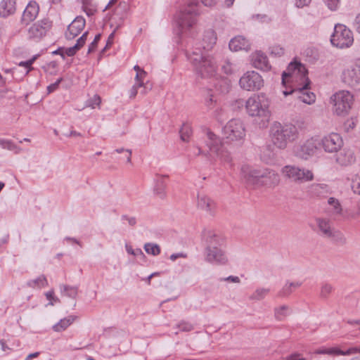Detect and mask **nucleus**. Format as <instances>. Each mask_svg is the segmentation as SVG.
Segmentation results:
<instances>
[{
    "label": "nucleus",
    "instance_id": "obj_44",
    "mask_svg": "<svg viewBox=\"0 0 360 360\" xmlns=\"http://www.w3.org/2000/svg\"><path fill=\"white\" fill-rule=\"evenodd\" d=\"M39 55H34L28 60L21 61L18 63L19 66L25 67L26 68L25 75H27L33 68L32 67L34 62L37 60Z\"/></svg>",
    "mask_w": 360,
    "mask_h": 360
},
{
    "label": "nucleus",
    "instance_id": "obj_24",
    "mask_svg": "<svg viewBox=\"0 0 360 360\" xmlns=\"http://www.w3.org/2000/svg\"><path fill=\"white\" fill-rule=\"evenodd\" d=\"M229 46L232 51H248L250 49V44L244 37L237 36L230 41Z\"/></svg>",
    "mask_w": 360,
    "mask_h": 360
},
{
    "label": "nucleus",
    "instance_id": "obj_41",
    "mask_svg": "<svg viewBox=\"0 0 360 360\" xmlns=\"http://www.w3.org/2000/svg\"><path fill=\"white\" fill-rule=\"evenodd\" d=\"M0 146L4 149L15 151L18 153L20 148L11 140L0 139Z\"/></svg>",
    "mask_w": 360,
    "mask_h": 360
},
{
    "label": "nucleus",
    "instance_id": "obj_1",
    "mask_svg": "<svg viewBox=\"0 0 360 360\" xmlns=\"http://www.w3.org/2000/svg\"><path fill=\"white\" fill-rule=\"evenodd\" d=\"M217 42V35L214 30L205 32L201 47H194L191 51L186 53L187 59L191 63L195 74L201 78H211L215 76L217 66L214 58L207 53Z\"/></svg>",
    "mask_w": 360,
    "mask_h": 360
},
{
    "label": "nucleus",
    "instance_id": "obj_8",
    "mask_svg": "<svg viewBox=\"0 0 360 360\" xmlns=\"http://www.w3.org/2000/svg\"><path fill=\"white\" fill-rule=\"evenodd\" d=\"M281 172L285 177L296 184H303L314 179L311 170L295 165H285L282 168Z\"/></svg>",
    "mask_w": 360,
    "mask_h": 360
},
{
    "label": "nucleus",
    "instance_id": "obj_63",
    "mask_svg": "<svg viewBox=\"0 0 360 360\" xmlns=\"http://www.w3.org/2000/svg\"><path fill=\"white\" fill-rule=\"evenodd\" d=\"M185 257H186V255H185L182 252H179V253H174V254L171 255L169 257V259L172 261H175L178 258H185Z\"/></svg>",
    "mask_w": 360,
    "mask_h": 360
},
{
    "label": "nucleus",
    "instance_id": "obj_6",
    "mask_svg": "<svg viewBox=\"0 0 360 360\" xmlns=\"http://www.w3.org/2000/svg\"><path fill=\"white\" fill-rule=\"evenodd\" d=\"M269 101L264 94L254 95L245 102L248 114L251 117H259L268 120L270 112L269 110Z\"/></svg>",
    "mask_w": 360,
    "mask_h": 360
},
{
    "label": "nucleus",
    "instance_id": "obj_7",
    "mask_svg": "<svg viewBox=\"0 0 360 360\" xmlns=\"http://www.w3.org/2000/svg\"><path fill=\"white\" fill-rule=\"evenodd\" d=\"M315 223L316 228H313V229L321 237L342 244L346 243L344 234L333 226L330 219L324 217H316Z\"/></svg>",
    "mask_w": 360,
    "mask_h": 360
},
{
    "label": "nucleus",
    "instance_id": "obj_20",
    "mask_svg": "<svg viewBox=\"0 0 360 360\" xmlns=\"http://www.w3.org/2000/svg\"><path fill=\"white\" fill-rule=\"evenodd\" d=\"M86 24L85 19L82 16H77L68 27V30L65 32V38L68 40L73 39L84 28Z\"/></svg>",
    "mask_w": 360,
    "mask_h": 360
},
{
    "label": "nucleus",
    "instance_id": "obj_14",
    "mask_svg": "<svg viewBox=\"0 0 360 360\" xmlns=\"http://www.w3.org/2000/svg\"><path fill=\"white\" fill-rule=\"evenodd\" d=\"M239 85L244 90L255 91L264 86V79L257 72L248 71L240 77Z\"/></svg>",
    "mask_w": 360,
    "mask_h": 360
},
{
    "label": "nucleus",
    "instance_id": "obj_53",
    "mask_svg": "<svg viewBox=\"0 0 360 360\" xmlns=\"http://www.w3.org/2000/svg\"><path fill=\"white\" fill-rule=\"evenodd\" d=\"M285 360H307L302 355V354L295 352L284 358Z\"/></svg>",
    "mask_w": 360,
    "mask_h": 360
},
{
    "label": "nucleus",
    "instance_id": "obj_50",
    "mask_svg": "<svg viewBox=\"0 0 360 360\" xmlns=\"http://www.w3.org/2000/svg\"><path fill=\"white\" fill-rule=\"evenodd\" d=\"M143 86V82H136V84H134L129 91V98H134L136 96L138 93V89Z\"/></svg>",
    "mask_w": 360,
    "mask_h": 360
},
{
    "label": "nucleus",
    "instance_id": "obj_2",
    "mask_svg": "<svg viewBox=\"0 0 360 360\" xmlns=\"http://www.w3.org/2000/svg\"><path fill=\"white\" fill-rule=\"evenodd\" d=\"M308 72L304 65L298 62L290 63L287 68V72L282 74V84L285 85L290 81L298 82L290 90L283 91L285 96L292 95L293 98L300 101L311 105L316 101L315 94L309 90L310 81L307 77Z\"/></svg>",
    "mask_w": 360,
    "mask_h": 360
},
{
    "label": "nucleus",
    "instance_id": "obj_17",
    "mask_svg": "<svg viewBox=\"0 0 360 360\" xmlns=\"http://www.w3.org/2000/svg\"><path fill=\"white\" fill-rule=\"evenodd\" d=\"M360 353V346H352L344 350L339 347H321L314 351L316 354H328L331 356H349Z\"/></svg>",
    "mask_w": 360,
    "mask_h": 360
},
{
    "label": "nucleus",
    "instance_id": "obj_4",
    "mask_svg": "<svg viewBox=\"0 0 360 360\" xmlns=\"http://www.w3.org/2000/svg\"><path fill=\"white\" fill-rule=\"evenodd\" d=\"M217 1V0H189L188 4L179 11L176 17L179 34L186 32L196 23L201 4L205 6H212Z\"/></svg>",
    "mask_w": 360,
    "mask_h": 360
},
{
    "label": "nucleus",
    "instance_id": "obj_34",
    "mask_svg": "<svg viewBox=\"0 0 360 360\" xmlns=\"http://www.w3.org/2000/svg\"><path fill=\"white\" fill-rule=\"evenodd\" d=\"M290 309L288 305H281L274 309V317L278 321H283L290 315Z\"/></svg>",
    "mask_w": 360,
    "mask_h": 360
},
{
    "label": "nucleus",
    "instance_id": "obj_5",
    "mask_svg": "<svg viewBox=\"0 0 360 360\" xmlns=\"http://www.w3.org/2000/svg\"><path fill=\"white\" fill-rule=\"evenodd\" d=\"M270 136L274 146L283 150L288 143L296 141L299 137L297 127L291 123L282 124L275 122L270 129Z\"/></svg>",
    "mask_w": 360,
    "mask_h": 360
},
{
    "label": "nucleus",
    "instance_id": "obj_46",
    "mask_svg": "<svg viewBox=\"0 0 360 360\" xmlns=\"http://www.w3.org/2000/svg\"><path fill=\"white\" fill-rule=\"evenodd\" d=\"M176 328L180 331L189 332L193 329V326L191 323L182 321L176 325Z\"/></svg>",
    "mask_w": 360,
    "mask_h": 360
},
{
    "label": "nucleus",
    "instance_id": "obj_31",
    "mask_svg": "<svg viewBox=\"0 0 360 360\" xmlns=\"http://www.w3.org/2000/svg\"><path fill=\"white\" fill-rule=\"evenodd\" d=\"M167 184L163 176H160L157 179L155 186L154 187L155 194L160 198H164L166 195Z\"/></svg>",
    "mask_w": 360,
    "mask_h": 360
},
{
    "label": "nucleus",
    "instance_id": "obj_35",
    "mask_svg": "<svg viewBox=\"0 0 360 360\" xmlns=\"http://www.w3.org/2000/svg\"><path fill=\"white\" fill-rule=\"evenodd\" d=\"M60 289L63 295L69 297L70 298H75L78 293V288L76 286H71L68 285H60Z\"/></svg>",
    "mask_w": 360,
    "mask_h": 360
},
{
    "label": "nucleus",
    "instance_id": "obj_58",
    "mask_svg": "<svg viewBox=\"0 0 360 360\" xmlns=\"http://www.w3.org/2000/svg\"><path fill=\"white\" fill-rule=\"evenodd\" d=\"M115 151L118 153L125 152L127 162H129V163L131 162V150L124 149L123 148H121L116 149Z\"/></svg>",
    "mask_w": 360,
    "mask_h": 360
},
{
    "label": "nucleus",
    "instance_id": "obj_55",
    "mask_svg": "<svg viewBox=\"0 0 360 360\" xmlns=\"http://www.w3.org/2000/svg\"><path fill=\"white\" fill-rule=\"evenodd\" d=\"M45 295H46L47 300H49L50 301V302L49 303V305L53 306L54 304V302H60L59 299L54 296L53 290H50V291L46 292Z\"/></svg>",
    "mask_w": 360,
    "mask_h": 360
},
{
    "label": "nucleus",
    "instance_id": "obj_49",
    "mask_svg": "<svg viewBox=\"0 0 360 360\" xmlns=\"http://www.w3.org/2000/svg\"><path fill=\"white\" fill-rule=\"evenodd\" d=\"M134 70L136 71V82H143V78L146 75V71L141 69L139 65L134 67Z\"/></svg>",
    "mask_w": 360,
    "mask_h": 360
},
{
    "label": "nucleus",
    "instance_id": "obj_21",
    "mask_svg": "<svg viewBox=\"0 0 360 360\" xmlns=\"http://www.w3.org/2000/svg\"><path fill=\"white\" fill-rule=\"evenodd\" d=\"M251 63L254 68L262 71H269L271 68L266 55L261 51L251 55Z\"/></svg>",
    "mask_w": 360,
    "mask_h": 360
},
{
    "label": "nucleus",
    "instance_id": "obj_11",
    "mask_svg": "<svg viewBox=\"0 0 360 360\" xmlns=\"http://www.w3.org/2000/svg\"><path fill=\"white\" fill-rule=\"evenodd\" d=\"M333 110L338 115H347L354 102L353 95L348 91H339L331 96Z\"/></svg>",
    "mask_w": 360,
    "mask_h": 360
},
{
    "label": "nucleus",
    "instance_id": "obj_32",
    "mask_svg": "<svg viewBox=\"0 0 360 360\" xmlns=\"http://www.w3.org/2000/svg\"><path fill=\"white\" fill-rule=\"evenodd\" d=\"M75 316H69L66 318L60 319L57 323L53 326V330L55 332H61L65 330L75 320Z\"/></svg>",
    "mask_w": 360,
    "mask_h": 360
},
{
    "label": "nucleus",
    "instance_id": "obj_3",
    "mask_svg": "<svg viewBox=\"0 0 360 360\" xmlns=\"http://www.w3.org/2000/svg\"><path fill=\"white\" fill-rule=\"evenodd\" d=\"M241 174L246 184L254 187L275 186L280 181L278 173L269 168L254 169L245 165L241 168Z\"/></svg>",
    "mask_w": 360,
    "mask_h": 360
},
{
    "label": "nucleus",
    "instance_id": "obj_13",
    "mask_svg": "<svg viewBox=\"0 0 360 360\" xmlns=\"http://www.w3.org/2000/svg\"><path fill=\"white\" fill-rule=\"evenodd\" d=\"M224 138L229 141L243 139L245 136V129L243 122L239 119L229 120L223 128Z\"/></svg>",
    "mask_w": 360,
    "mask_h": 360
},
{
    "label": "nucleus",
    "instance_id": "obj_30",
    "mask_svg": "<svg viewBox=\"0 0 360 360\" xmlns=\"http://www.w3.org/2000/svg\"><path fill=\"white\" fill-rule=\"evenodd\" d=\"M198 206L200 209L212 213L215 206L214 201L204 194H198Z\"/></svg>",
    "mask_w": 360,
    "mask_h": 360
},
{
    "label": "nucleus",
    "instance_id": "obj_25",
    "mask_svg": "<svg viewBox=\"0 0 360 360\" xmlns=\"http://www.w3.org/2000/svg\"><path fill=\"white\" fill-rule=\"evenodd\" d=\"M308 191L311 195L319 198H326L331 193L329 186L325 184H313Z\"/></svg>",
    "mask_w": 360,
    "mask_h": 360
},
{
    "label": "nucleus",
    "instance_id": "obj_42",
    "mask_svg": "<svg viewBox=\"0 0 360 360\" xmlns=\"http://www.w3.org/2000/svg\"><path fill=\"white\" fill-rule=\"evenodd\" d=\"M236 66L229 60H225L221 65L222 71L226 75H231L236 70Z\"/></svg>",
    "mask_w": 360,
    "mask_h": 360
},
{
    "label": "nucleus",
    "instance_id": "obj_56",
    "mask_svg": "<svg viewBox=\"0 0 360 360\" xmlns=\"http://www.w3.org/2000/svg\"><path fill=\"white\" fill-rule=\"evenodd\" d=\"M63 81V78H58L54 83L50 84L47 86V91L49 94H51L56 91L58 88L60 82Z\"/></svg>",
    "mask_w": 360,
    "mask_h": 360
},
{
    "label": "nucleus",
    "instance_id": "obj_37",
    "mask_svg": "<svg viewBox=\"0 0 360 360\" xmlns=\"http://www.w3.org/2000/svg\"><path fill=\"white\" fill-rule=\"evenodd\" d=\"M270 290L269 288H257L255 292L250 296V300L259 301L265 298L269 294Z\"/></svg>",
    "mask_w": 360,
    "mask_h": 360
},
{
    "label": "nucleus",
    "instance_id": "obj_10",
    "mask_svg": "<svg viewBox=\"0 0 360 360\" xmlns=\"http://www.w3.org/2000/svg\"><path fill=\"white\" fill-rule=\"evenodd\" d=\"M330 41L334 46L340 49L350 47L354 42L353 32L345 25L338 24L335 26Z\"/></svg>",
    "mask_w": 360,
    "mask_h": 360
},
{
    "label": "nucleus",
    "instance_id": "obj_60",
    "mask_svg": "<svg viewBox=\"0 0 360 360\" xmlns=\"http://www.w3.org/2000/svg\"><path fill=\"white\" fill-rule=\"evenodd\" d=\"M114 37H115V31H113L109 35L107 42H106V45L101 51L102 53L105 52L106 49H108L109 47H110L112 46V44H113Z\"/></svg>",
    "mask_w": 360,
    "mask_h": 360
},
{
    "label": "nucleus",
    "instance_id": "obj_19",
    "mask_svg": "<svg viewBox=\"0 0 360 360\" xmlns=\"http://www.w3.org/2000/svg\"><path fill=\"white\" fill-rule=\"evenodd\" d=\"M206 249L221 248L225 243V238L214 231L207 230L204 232Z\"/></svg>",
    "mask_w": 360,
    "mask_h": 360
},
{
    "label": "nucleus",
    "instance_id": "obj_16",
    "mask_svg": "<svg viewBox=\"0 0 360 360\" xmlns=\"http://www.w3.org/2000/svg\"><path fill=\"white\" fill-rule=\"evenodd\" d=\"M52 22L49 19H43L33 24L28 30V37L33 39H40L51 27Z\"/></svg>",
    "mask_w": 360,
    "mask_h": 360
},
{
    "label": "nucleus",
    "instance_id": "obj_64",
    "mask_svg": "<svg viewBox=\"0 0 360 360\" xmlns=\"http://www.w3.org/2000/svg\"><path fill=\"white\" fill-rule=\"evenodd\" d=\"M214 102H216L214 96L212 94H210L209 98L206 100V105L207 107L211 108Z\"/></svg>",
    "mask_w": 360,
    "mask_h": 360
},
{
    "label": "nucleus",
    "instance_id": "obj_40",
    "mask_svg": "<svg viewBox=\"0 0 360 360\" xmlns=\"http://www.w3.org/2000/svg\"><path fill=\"white\" fill-rule=\"evenodd\" d=\"M181 139L184 141H188L192 134V129L189 124L185 123L180 129Z\"/></svg>",
    "mask_w": 360,
    "mask_h": 360
},
{
    "label": "nucleus",
    "instance_id": "obj_39",
    "mask_svg": "<svg viewBox=\"0 0 360 360\" xmlns=\"http://www.w3.org/2000/svg\"><path fill=\"white\" fill-rule=\"evenodd\" d=\"M145 251L153 256H157L160 254V248L158 244L148 243L144 245Z\"/></svg>",
    "mask_w": 360,
    "mask_h": 360
},
{
    "label": "nucleus",
    "instance_id": "obj_23",
    "mask_svg": "<svg viewBox=\"0 0 360 360\" xmlns=\"http://www.w3.org/2000/svg\"><path fill=\"white\" fill-rule=\"evenodd\" d=\"M39 11L38 4L35 1H30L23 11L21 22L27 25L34 21L38 15Z\"/></svg>",
    "mask_w": 360,
    "mask_h": 360
},
{
    "label": "nucleus",
    "instance_id": "obj_9",
    "mask_svg": "<svg viewBox=\"0 0 360 360\" xmlns=\"http://www.w3.org/2000/svg\"><path fill=\"white\" fill-rule=\"evenodd\" d=\"M321 148L320 139L317 137H311L294 147L293 153L295 156L303 160H308L316 154Z\"/></svg>",
    "mask_w": 360,
    "mask_h": 360
},
{
    "label": "nucleus",
    "instance_id": "obj_33",
    "mask_svg": "<svg viewBox=\"0 0 360 360\" xmlns=\"http://www.w3.org/2000/svg\"><path fill=\"white\" fill-rule=\"evenodd\" d=\"M260 155L264 162L269 163L274 160L276 153L274 152L273 146L268 145L262 149Z\"/></svg>",
    "mask_w": 360,
    "mask_h": 360
},
{
    "label": "nucleus",
    "instance_id": "obj_36",
    "mask_svg": "<svg viewBox=\"0 0 360 360\" xmlns=\"http://www.w3.org/2000/svg\"><path fill=\"white\" fill-rule=\"evenodd\" d=\"M27 286L30 288H41L42 287L48 285V281L45 276L41 275L35 279L30 280L27 283Z\"/></svg>",
    "mask_w": 360,
    "mask_h": 360
},
{
    "label": "nucleus",
    "instance_id": "obj_48",
    "mask_svg": "<svg viewBox=\"0 0 360 360\" xmlns=\"http://www.w3.org/2000/svg\"><path fill=\"white\" fill-rule=\"evenodd\" d=\"M271 55L275 56H281L284 54L285 50L279 45H274L269 49Z\"/></svg>",
    "mask_w": 360,
    "mask_h": 360
},
{
    "label": "nucleus",
    "instance_id": "obj_54",
    "mask_svg": "<svg viewBox=\"0 0 360 360\" xmlns=\"http://www.w3.org/2000/svg\"><path fill=\"white\" fill-rule=\"evenodd\" d=\"M88 32H85L77 40L75 46L79 50L86 43Z\"/></svg>",
    "mask_w": 360,
    "mask_h": 360
},
{
    "label": "nucleus",
    "instance_id": "obj_15",
    "mask_svg": "<svg viewBox=\"0 0 360 360\" xmlns=\"http://www.w3.org/2000/svg\"><path fill=\"white\" fill-rule=\"evenodd\" d=\"M322 146L326 153L338 152L342 146L343 141L341 136L336 133H332L320 139Z\"/></svg>",
    "mask_w": 360,
    "mask_h": 360
},
{
    "label": "nucleus",
    "instance_id": "obj_27",
    "mask_svg": "<svg viewBox=\"0 0 360 360\" xmlns=\"http://www.w3.org/2000/svg\"><path fill=\"white\" fill-rule=\"evenodd\" d=\"M302 285V282L295 281L290 282L286 281L282 288L278 292L277 297H288L292 294L296 289Z\"/></svg>",
    "mask_w": 360,
    "mask_h": 360
},
{
    "label": "nucleus",
    "instance_id": "obj_28",
    "mask_svg": "<svg viewBox=\"0 0 360 360\" xmlns=\"http://www.w3.org/2000/svg\"><path fill=\"white\" fill-rule=\"evenodd\" d=\"M355 158L354 154L350 150H341L336 155V162L342 166H347L354 162Z\"/></svg>",
    "mask_w": 360,
    "mask_h": 360
},
{
    "label": "nucleus",
    "instance_id": "obj_43",
    "mask_svg": "<svg viewBox=\"0 0 360 360\" xmlns=\"http://www.w3.org/2000/svg\"><path fill=\"white\" fill-rule=\"evenodd\" d=\"M333 286L328 283H324L321 286L320 297L321 298H327L333 292Z\"/></svg>",
    "mask_w": 360,
    "mask_h": 360
},
{
    "label": "nucleus",
    "instance_id": "obj_45",
    "mask_svg": "<svg viewBox=\"0 0 360 360\" xmlns=\"http://www.w3.org/2000/svg\"><path fill=\"white\" fill-rule=\"evenodd\" d=\"M352 189L354 193L360 195V174H356L352 179Z\"/></svg>",
    "mask_w": 360,
    "mask_h": 360
},
{
    "label": "nucleus",
    "instance_id": "obj_12",
    "mask_svg": "<svg viewBox=\"0 0 360 360\" xmlns=\"http://www.w3.org/2000/svg\"><path fill=\"white\" fill-rule=\"evenodd\" d=\"M206 145L211 155H216L222 162L226 163L231 162L230 153L225 149L221 139L210 131L207 132Z\"/></svg>",
    "mask_w": 360,
    "mask_h": 360
},
{
    "label": "nucleus",
    "instance_id": "obj_29",
    "mask_svg": "<svg viewBox=\"0 0 360 360\" xmlns=\"http://www.w3.org/2000/svg\"><path fill=\"white\" fill-rule=\"evenodd\" d=\"M328 212L331 216H339L342 214V207L340 201L333 197L328 199Z\"/></svg>",
    "mask_w": 360,
    "mask_h": 360
},
{
    "label": "nucleus",
    "instance_id": "obj_59",
    "mask_svg": "<svg viewBox=\"0 0 360 360\" xmlns=\"http://www.w3.org/2000/svg\"><path fill=\"white\" fill-rule=\"evenodd\" d=\"M122 220H126L128 221L129 226H134L136 224V219L134 217H129L128 215H122L121 217Z\"/></svg>",
    "mask_w": 360,
    "mask_h": 360
},
{
    "label": "nucleus",
    "instance_id": "obj_61",
    "mask_svg": "<svg viewBox=\"0 0 360 360\" xmlns=\"http://www.w3.org/2000/svg\"><path fill=\"white\" fill-rule=\"evenodd\" d=\"M79 51L77 48L74 45L72 47H69L65 49V54L68 56H73Z\"/></svg>",
    "mask_w": 360,
    "mask_h": 360
},
{
    "label": "nucleus",
    "instance_id": "obj_26",
    "mask_svg": "<svg viewBox=\"0 0 360 360\" xmlns=\"http://www.w3.org/2000/svg\"><path fill=\"white\" fill-rule=\"evenodd\" d=\"M16 11V0H2L0 2V16L7 18L15 13Z\"/></svg>",
    "mask_w": 360,
    "mask_h": 360
},
{
    "label": "nucleus",
    "instance_id": "obj_62",
    "mask_svg": "<svg viewBox=\"0 0 360 360\" xmlns=\"http://www.w3.org/2000/svg\"><path fill=\"white\" fill-rule=\"evenodd\" d=\"M311 0H295V6L297 8H302L305 6H308Z\"/></svg>",
    "mask_w": 360,
    "mask_h": 360
},
{
    "label": "nucleus",
    "instance_id": "obj_38",
    "mask_svg": "<svg viewBox=\"0 0 360 360\" xmlns=\"http://www.w3.org/2000/svg\"><path fill=\"white\" fill-rule=\"evenodd\" d=\"M215 89L217 91L225 94L229 92L230 89L229 82L227 79H220L217 80L214 84Z\"/></svg>",
    "mask_w": 360,
    "mask_h": 360
},
{
    "label": "nucleus",
    "instance_id": "obj_22",
    "mask_svg": "<svg viewBox=\"0 0 360 360\" xmlns=\"http://www.w3.org/2000/svg\"><path fill=\"white\" fill-rule=\"evenodd\" d=\"M207 262L214 264H225L228 259L224 252L221 248L205 249Z\"/></svg>",
    "mask_w": 360,
    "mask_h": 360
},
{
    "label": "nucleus",
    "instance_id": "obj_57",
    "mask_svg": "<svg viewBox=\"0 0 360 360\" xmlns=\"http://www.w3.org/2000/svg\"><path fill=\"white\" fill-rule=\"evenodd\" d=\"M353 28L360 34V13H358L354 19L352 23Z\"/></svg>",
    "mask_w": 360,
    "mask_h": 360
},
{
    "label": "nucleus",
    "instance_id": "obj_47",
    "mask_svg": "<svg viewBox=\"0 0 360 360\" xmlns=\"http://www.w3.org/2000/svg\"><path fill=\"white\" fill-rule=\"evenodd\" d=\"M326 6L333 11H337L340 4V0H323Z\"/></svg>",
    "mask_w": 360,
    "mask_h": 360
},
{
    "label": "nucleus",
    "instance_id": "obj_18",
    "mask_svg": "<svg viewBox=\"0 0 360 360\" xmlns=\"http://www.w3.org/2000/svg\"><path fill=\"white\" fill-rule=\"evenodd\" d=\"M342 81L349 86H355L360 83V66L353 65L345 70L342 74Z\"/></svg>",
    "mask_w": 360,
    "mask_h": 360
},
{
    "label": "nucleus",
    "instance_id": "obj_52",
    "mask_svg": "<svg viewBox=\"0 0 360 360\" xmlns=\"http://www.w3.org/2000/svg\"><path fill=\"white\" fill-rule=\"evenodd\" d=\"M101 98L98 95H94V97L88 101V105L91 108H95L100 105Z\"/></svg>",
    "mask_w": 360,
    "mask_h": 360
},
{
    "label": "nucleus",
    "instance_id": "obj_51",
    "mask_svg": "<svg viewBox=\"0 0 360 360\" xmlns=\"http://www.w3.org/2000/svg\"><path fill=\"white\" fill-rule=\"evenodd\" d=\"M101 34H98L95 36L94 41L89 46L88 53H91L96 50L98 43L101 39Z\"/></svg>",
    "mask_w": 360,
    "mask_h": 360
}]
</instances>
